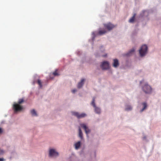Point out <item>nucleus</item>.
Here are the masks:
<instances>
[{"label": "nucleus", "mask_w": 161, "mask_h": 161, "mask_svg": "<svg viewBox=\"0 0 161 161\" xmlns=\"http://www.w3.org/2000/svg\"><path fill=\"white\" fill-rule=\"evenodd\" d=\"M24 102L23 99H19L18 103H15L13 105V108L14 112H17L18 111H20L23 109V106L20 105Z\"/></svg>", "instance_id": "obj_1"}, {"label": "nucleus", "mask_w": 161, "mask_h": 161, "mask_svg": "<svg viewBox=\"0 0 161 161\" xmlns=\"http://www.w3.org/2000/svg\"><path fill=\"white\" fill-rule=\"evenodd\" d=\"M132 109V107L130 105L127 106L125 108V110L126 111H129L131 110Z\"/></svg>", "instance_id": "obj_19"}, {"label": "nucleus", "mask_w": 161, "mask_h": 161, "mask_svg": "<svg viewBox=\"0 0 161 161\" xmlns=\"http://www.w3.org/2000/svg\"><path fill=\"white\" fill-rule=\"evenodd\" d=\"M4 159L3 158H0V161H4Z\"/></svg>", "instance_id": "obj_26"}, {"label": "nucleus", "mask_w": 161, "mask_h": 161, "mask_svg": "<svg viewBox=\"0 0 161 161\" xmlns=\"http://www.w3.org/2000/svg\"><path fill=\"white\" fill-rule=\"evenodd\" d=\"M113 66L114 68L117 67L119 65V62L118 59H113Z\"/></svg>", "instance_id": "obj_10"}, {"label": "nucleus", "mask_w": 161, "mask_h": 161, "mask_svg": "<svg viewBox=\"0 0 161 161\" xmlns=\"http://www.w3.org/2000/svg\"><path fill=\"white\" fill-rule=\"evenodd\" d=\"M136 14H134V15L129 20V22L130 23H133L134 21Z\"/></svg>", "instance_id": "obj_15"}, {"label": "nucleus", "mask_w": 161, "mask_h": 161, "mask_svg": "<svg viewBox=\"0 0 161 161\" xmlns=\"http://www.w3.org/2000/svg\"><path fill=\"white\" fill-rule=\"evenodd\" d=\"M101 67L103 70L108 69L109 68V64L108 61L103 62L101 65Z\"/></svg>", "instance_id": "obj_7"}, {"label": "nucleus", "mask_w": 161, "mask_h": 161, "mask_svg": "<svg viewBox=\"0 0 161 161\" xmlns=\"http://www.w3.org/2000/svg\"><path fill=\"white\" fill-rule=\"evenodd\" d=\"M3 153V150H1L0 149V154H2Z\"/></svg>", "instance_id": "obj_23"}, {"label": "nucleus", "mask_w": 161, "mask_h": 161, "mask_svg": "<svg viewBox=\"0 0 161 161\" xmlns=\"http://www.w3.org/2000/svg\"><path fill=\"white\" fill-rule=\"evenodd\" d=\"M31 114H32V115L33 116H37V114H36V111H35V110L34 109L32 110L31 111Z\"/></svg>", "instance_id": "obj_16"}, {"label": "nucleus", "mask_w": 161, "mask_h": 161, "mask_svg": "<svg viewBox=\"0 0 161 161\" xmlns=\"http://www.w3.org/2000/svg\"><path fill=\"white\" fill-rule=\"evenodd\" d=\"M85 81L84 79H81V81L79 82L78 85L77 87L79 88H80L82 87L84 84V82Z\"/></svg>", "instance_id": "obj_11"}, {"label": "nucleus", "mask_w": 161, "mask_h": 161, "mask_svg": "<svg viewBox=\"0 0 161 161\" xmlns=\"http://www.w3.org/2000/svg\"><path fill=\"white\" fill-rule=\"evenodd\" d=\"M104 27L108 31H110L116 27V26L110 23L104 24Z\"/></svg>", "instance_id": "obj_6"}, {"label": "nucleus", "mask_w": 161, "mask_h": 161, "mask_svg": "<svg viewBox=\"0 0 161 161\" xmlns=\"http://www.w3.org/2000/svg\"><path fill=\"white\" fill-rule=\"evenodd\" d=\"M102 56L103 57H107V54H106L105 55H102Z\"/></svg>", "instance_id": "obj_27"}, {"label": "nucleus", "mask_w": 161, "mask_h": 161, "mask_svg": "<svg viewBox=\"0 0 161 161\" xmlns=\"http://www.w3.org/2000/svg\"><path fill=\"white\" fill-rule=\"evenodd\" d=\"M77 90L76 89H73L72 91V92L73 93H75L76 92Z\"/></svg>", "instance_id": "obj_22"}, {"label": "nucleus", "mask_w": 161, "mask_h": 161, "mask_svg": "<svg viewBox=\"0 0 161 161\" xmlns=\"http://www.w3.org/2000/svg\"><path fill=\"white\" fill-rule=\"evenodd\" d=\"M92 34L93 36H94V37L96 36L95 34V32H93L92 33Z\"/></svg>", "instance_id": "obj_24"}, {"label": "nucleus", "mask_w": 161, "mask_h": 161, "mask_svg": "<svg viewBox=\"0 0 161 161\" xmlns=\"http://www.w3.org/2000/svg\"><path fill=\"white\" fill-rule=\"evenodd\" d=\"M142 90L146 93H150L152 92V88L147 84L146 83L142 87Z\"/></svg>", "instance_id": "obj_3"}, {"label": "nucleus", "mask_w": 161, "mask_h": 161, "mask_svg": "<svg viewBox=\"0 0 161 161\" xmlns=\"http://www.w3.org/2000/svg\"><path fill=\"white\" fill-rule=\"evenodd\" d=\"M134 51L135 49L134 48H133L129 52L127 53V56H130L132 53H133L134 52Z\"/></svg>", "instance_id": "obj_17"}, {"label": "nucleus", "mask_w": 161, "mask_h": 161, "mask_svg": "<svg viewBox=\"0 0 161 161\" xmlns=\"http://www.w3.org/2000/svg\"><path fill=\"white\" fill-rule=\"evenodd\" d=\"M143 81H141L140 82V84L142 83L143 82Z\"/></svg>", "instance_id": "obj_28"}, {"label": "nucleus", "mask_w": 161, "mask_h": 161, "mask_svg": "<svg viewBox=\"0 0 161 161\" xmlns=\"http://www.w3.org/2000/svg\"><path fill=\"white\" fill-rule=\"evenodd\" d=\"M80 144L81 143L80 141H79L76 143L75 144V149H79L80 146Z\"/></svg>", "instance_id": "obj_12"}, {"label": "nucleus", "mask_w": 161, "mask_h": 161, "mask_svg": "<svg viewBox=\"0 0 161 161\" xmlns=\"http://www.w3.org/2000/svg\"><path fill=\"white\" fill-rule=\"evenodd\" d=\"M58 155V153L53 149H51L49 150V156L51 157H56Z\"/></svg>", "instance_id": "obj_5"}, {"label": "nucleus", "mask_w": 161, "mask_h": 161, "mask_svg": "<svg viewBox=\"0 0 161 161\" xmlns=\"http://www.w3.org/2000/svg\"><path fill=\"white\" fill-rule=\"evenodd\" d=\"M147 47L146 45H142L139 50V53L141 56L145 55L147 53Z\"/></svg>", "instance_id": "obj_2"}, {"label": "nucleus", "mask_w": 161, "mask_h": 161, "mask_svg": "<svg viewBox=\"0 0 161 161\" xmlns=\"http://www.w3.org/2000/svg\"><path fill=\"white\" fill-rule=\"evenodd\" d=\"M53 74L54 76H57L59 75L57 72V70H56L53 73Z\"/></svg>", "instance_id": "obj_21"}, {"label": "nucleus", "mask_w": 161, "mask_h": 161, "mask_svg": "<svg viewBox=\"0 0 161 161\" xmlns=\"http://www.w3.org/2000/svg\"><path fill=\"white\" fill-rule=\"evenodd\" d=\"M79 136L81 139H82L83 134L80 127H79Z\"/></svg>", "instance_id": "obj_14"}, {"label": "nucleus", "mask_w": 161, "mask_h": 161, "mask_svg": "<svg viewBox=\"0 0 161 161\" xmlns=\"http://www.w3.org/2000/svg\"><path fill=\"white\" fill-rule=\"evenodd\" d=\"M147 12V11H143V13H144L145 12Z\"/></svg>", "instance_id": "obj_29"}, {"label": "nucleus", "mask_w": 161, "mask_h": 161, "mask_svg": "<svg viewBox=\"0 0 161 161\" xmlns=\"http://www.w3.org/2000/svg\"><path fill=\"white\" fill-rule=\"evenodd\" d=\"M106 31L104 29L103 30H99L98 31V34L99 35H102L106 33Z\"/></svg>", "instance_id": "obj_13"}, {"label": "nucleus", "mask_w": 161, "mask_h": 161, "mask_svg": "<svg viewBox=\"0 0 161 161\" xmlns=\"http://www.w3.org/2000/svg\"><path fill=\"white\" fill-rule=\"evenodd\" d=\"M37 83L39 86L40 87H42V82L41 80H38L37 81Z\"/></svg>", "instance_id": "obj_20"}, {"label": "nucleus", "mask_w": 161, "mask_h": 161, "mask_svg": "<svg viewBox=\"0 0 161 161\" xmlns=\"http://www.w3.org/2000/svg\"><path fill=\"white\" fill-rule=\"evenodd\" d=\"M142 105L143 106V108L141 111V112H142L144 109H145L147 107V103H143Z\"/></svg>", "instance_id": "obj_18"}, {"label": "nucleus", "mask_w": 161, "mask_h": 161, "mask_svg": "<svg viewBox=\"0 0 161 161\" xmlns=\"http://www.w3.org/2000/svg\"><path fill=\"white\" fill-rule=\"evenodd\" d=\"M73 114L76 116L78 119H80L86 117V114L85 113H81L80 114L78 112H74Z\"/></svg>", "instance_id": "obj_9"}, {"label": "nucleus", "mask_w": 161, "mask_h": 161, "mask_svg": "<svg viewBox=\"0 0 161 161\" xmlns=\"http://www.w3.org/2000/svg\"><path fill=\"white\" fill-rule=\"evenodd\" d=\"M95 98L93 97L91 103V105L95 108V112L97 114H99L101 113V110L99 108L96 106L95 103Z\"/></svg>", "instance_id": "obj_4"}, {"label": "nucleus", "mask_w": 161, "mask_h": 161, "mask_svg": "<svg viewBox=\"0 0 161 161\" xmlns=\"http://www.w3.org/2000/svg\"><path fill=\"white\" fill-rule=\"evenodd\" d=\"M3 132V130L1 128H0V134Z\"/></svg>", "instance_id": "obj_25"}, {"label": "nucleus", "mask_w": 161, "mask_h": 161, "mask_svg": "<svg viewBox=\"0 0 161 161\" xmlns=\"http://www.w3.org/2000/svg\"><path fill=\"white\" fill-rule=\"evenodd\" d=\"M80 125L81 127L84 129L87 136H88V134L90 132V130L84 124H81Z\"/></svg>", "instance_id": "obj_8"}]
</instances>
